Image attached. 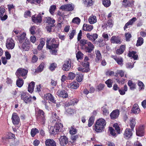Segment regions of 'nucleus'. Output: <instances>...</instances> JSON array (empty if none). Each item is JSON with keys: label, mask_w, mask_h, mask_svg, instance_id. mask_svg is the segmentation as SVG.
<instances>
[{"label": "nucleus", "mask_w": 146, "mask_h": 146, "mask_svg": "<svg viewBox=\"0 0 146 146\" xmlns=\"http://www.w3.org/2000/svg\"><path fill=\"white\" fill-rule=\"evenodd\" d=\"M49 132L50 134H52L53 135H54L58 133L57 132H56L55 128L54 126H51L50 127L49 130Z\"/></svg>", "instance_id": "47"}, {"label": "nucleus", "mask_w": 146, "mask_h": 146, "mask_svg": "<svg viewBox=\"0 0 146 146\" xmlns=\"http://www.w3.org/2000/svg\"><path fill=\"white\" fill-rule=\"evenodd\" d=\"M26 34L23 33L21 35L17 36L16 39L19 41V43H22L26 39Z\"/></svg>", "instance_id": "20"}, {"label": "nucleus", "mask_w": 146, "mask_h": 146, "mask_svg": "<svg viewBox=\"0 0 146 146\" xmlns=\"http://www.w3.org/2000/svg\"><path fill=\"white\" fill-rule=\"evenodd\" d=\"M80 41V45L81 46V48L83 50L85 47V46H86L89 42L85 39H82Z\"/></svg>", "instance_id": "27"}, {"label": "nucleus", "mask_w": 146, "mask_h": 146, "mask_svg": "<svg viewBox=\"0 0 146 146\" xmlns=\"http://www.w3.org/2000/svg\"><path fill=\"white\" fill-rule=\"evenodd\" d=\"M73 66V64L72 63L71 60L68 59L64 61L62 69L64 70L67 71L69 70L70 69L72 68Z\"/></svg>", "instance_id": "4"}, {"label": "nucleus", "mask_w": 146, "mask_h": 146, "mask_svg": "<svg viewBox=\"0 0 146 146\" xmlns=\"http://www.w3.org/2000/svg\"><path fill=\"white\" fill-rule=\"evenodd\" d=\"M60 145L62 146L66 145L68 143L67 138L65 136H61L59 139Z\"/></svg>", "instance_id": "15"}, {"label": "nucleus", "mask_w": 146, "mask_h": 146, "mask_svg": "<svg viewBox=\"0 0 146 146\" xmlns=\"http://www.w3.org/2000/svg\"><path fill=\"white\" fill-rule=\"evenodd\" d=\"M32 20L33 22L36 23H40L42 21V17L40 14L38 15H35L32 16Z\"/></svg>", "instance_id": "11"}, {"label": "nucleus", "mask_w": 146, "mask_h": 146, "mask_svg": "<svg viewBox=\"0 0 146 146\" xmlns=\"http://www.w3.org/2000/svg\"><path fill=\"white\" fill-rule=\"evenodd\" d=\"M102 2L103 4L106 7H109L111 5V1L110 0H103Z\"/></svg>", "instance_id": "42"}, {"label": "nucleus", "mask_w": 146, "mask_h": 146, "mask_svg": "<svg viewBox=\"0 0 146 146\" xmlns=\"http://www.w3.org/2000/svg\"><path fill=\"white\" fill-rule=\"evenodd\" d=\"M128 84L130 87V89L132 90H134L136 88V84L134 83H133L131 80H129L128 81Z\"/></svg>", "instance_id": "32"}, {"label": "nucleus", "mask_w": 146, "mask_h": 146, "mask_svg": "<svg viewBox=\"0 0 146 146\" xmlns=\"http://www.w3.org/2000/svg\"><path fill=\"white\" fill-rule=\"evenodd\" d=\"M117 74H119L121 77H123L125 75V72L122 70H118L116 72Z\"/></svg>", "instance_id": "60"}, {"label": "nucleus", "mask_w": 146, "mask_h": 146, "mask_svg": "<svg viewBox=\"0 0 146 146\" xmlns=\"http://www.w3.org/2000/svg\"><path fill=\"white\" fill-rule=\"evenodd\" d=\"M114 72L110 70H108L106 73V74L107 76H114Z\"/></svg>", "instance_id": "64"}, {"label": "nucleus", "mask_w": 146, "mask_h": 146, "mask_svg": "<svg viewBox=\"0 0 146 146\" xmlns=\"http://www.w3.org/2000/svg\"><path fill=\"white\" fill-rule=\"evenodd\" d=\"M127 90V87L126 85H125L124 87V89L122 88L119 90L120 94L121 95H123L125 94V92Z\"/></svg>", "instance_id": "41"}, {"label": "nucleus", "mask_w": 146, "mask_h": 146, "mask_svg": "<svg viewBox=\"0 0 146 146\" xmlns=\"http://www.w3.org/2000/svg\"><path fill=\"white\" fill-rule=\"evenodd\" d=\"M54 126L55 128L56 132H57L58 133L59 132L60 129L63 127V125L62 123H59V121H56Z\"/></svg>", "instance_id": "25"}, {"label": "nucleus", "mask_w": 146, "mask_h": 146, "mask_svg": "<svg viewBox=\"0 0 146 146\" xmlns=\"http://www.w3.org/2000/svg\"><path fill=\"white\" fill-rule=\"evenodd\" d=\"M72 22L77 24H79L80 22V19L78 17L74 18L72 20Z\"/></svg>", "instance_id": "61"}, {"label": "nucleus", "mask_w": 146, "mask_h": 146, "mask_svg": "<svg viewBox=\"0 0 146 146\" xmlns=\"http://www.w3.org/2000/svg\"><path fill=\"white\" fill-rule=\"evenodd\" d=\"M44 63L43 62H41L39 66L36 69V72H41L44 69Z\"/></svg>", "instance_id": "34"}, {"label": "nucleus", "mask_w": 146, "mask_h": 146, "mask_svg": "<svg viewBox=\"0 0 146 146\" xmlns=\"http://www.w3.org/2000/svg\"><path fill=\"white\" fill-rule=\"evenodd\" d=\"M94 118V117L92 116L89 119L88 126L89 127H91L93 124Z\"/></svg>", "instance_id": "49"}, {"label": "nucleus", "mask_w": 146, "mask_h": 146, "mask_svg": "<svg viewBox=\"0 0 146 146\" xmlns=\"http://www.w3.org/2000/svg\"><path fill=\"white\" fill-rule=\"evenodd\" d=\"M102 109L103 115L107 116L109 115V112L106 106L102 107Z\"/></svg>", "instance_id": "38"}, {"label": "nucleus", "mask_w": 146, "mask_h": 146, "mask_svg": "<svg viewBox=\"0 0 146 146\" xmlns=\"http://www.w3.org/2000/svg\"><path fill=\"white\" fill-rule=\"evenodd\" d=\"M78 70V71H81L83 72H88L90 71V69L88 68H82V67H79L77 68Z\"/></svg>", "instance_id": "54"}, {"label": "nucleus", "mask_w": 146, "mask_h": 146, "mask_svg": "<svg viewBox=\"0 0 146 146\" xmlns=\"http://www.w3.org/2000/svg\"><path fill=\"white\" fill-rule=\"evenodd\" d=\"M18 79L16 81V85L19 88L21 87L24 84V82L23 79L21 78H18Z\"/></svg>", "instance_id": "37"}, {"label": "nucleus", "mask_w": 146, "mask_h": 146, "mask_svg": "<svg viewBox=\"0 0 146 146\" xmlns=\"http://www.w3.org/2000/svg\"><path fill=\"white\" fill-rule=\"evenodd\" d=\"M88 21L91 24L95 23L97 21L96 17L94 15L91 16L89 18Z\"/></svg>", "instance_id": "36"}, {"label": "nucleus", "mask_w": 146, "mask_h": 146, "mask_svg": "<svg viewBox=\"0 0 146 146\" xmlns=\"http://www.w3.org/2000/svg\"><path fill=\"white\" fill-rule=\"evenodd\" d=\"M134 1L133 0L127 1V0H123L122 4L125 7H131L134 6Z\"/></svg>", "instance_id": "18"}, {"label": "nucleus", "mask_w": 146, "mask_h": 146, "mask_svg": "<svg viewBox=\"0 0 146 146\" xmlns=\"http://www.w3.org/2000/svg\"><path fill=\"white\" fill-rule=\"evenodd\" d=\"M133 130L129 128H127L123 133V137L126 139H129L133 135L132 131Z\"/></svg>", "instance_id": "7"}, {"label": "nucleus", "mask_w": 146, "mask_h": 146, "mask_svg": "<svg viewBox=\"0 0 146 146\" xmlns=\"http://www.w3.org/2000/svg\"><path fill=\"white\" fill-rule=\"evenodd\" d=\"M28 70L23 68H20L17 70L15 75L17 78L25 79L27 76Z\"/></svg>", "instance_id": "3"}, {"label": "nucleus", "mask_w": 146, "mask_h": 146, "mask_svg": "<svg viewBox=\"0 0 146 146\" xmlns=\"http://www.w3.org/2000/svg\"><path fill=\"white\" fill-rule=\"evenodd\" d=\"M30 42L29 39L26 38L22 46L23 49L25 50H29L30 49Z\"/></svg>", "instance_id": "12"}, {"label": "nucleus", "mask_w": 146, "mask_h": 146, "mask_svg": "<svg viewBox=\"0 0 146 146\" xmlns=\"http://www.w3.org/2000/svg\"><path fill=\"white\" fill-rule=\"evenodd\" d=\"M38 130L36 128H33L31 131V136L34 137L37 133H39Z\"/></svg>", "instance_id": "45"}, {"label": "nucleus", "mask_w": 146, "mask_h": 146, "mask_svg": "<svg viewBox=\"0 0 146 146\" xmlns=\"http://www.w3.org/2000/svg\"><path fill=\"white\" fill-rule=\"evenodd\" d=\"M84 2L85 4L88 6H91L92 5V0H84Z\"/></svg>", "instance_id": "53"}, {"label": "nucleus", "mask_w": 146, "mask_h": 146, "mask_svg": "<svg viewBox=\"0 0 146 146\" xmlns=\"http://www.w3.org/2000/svg\"><path fill=\"white\" fill-rule=\"evenodd\" d=\"M11 119L13 124L15 125H17L19 124L20 121V119L17 113H13Z\"/></svg>", "instance_id": "13"}, {"label": "nucleus", "mask_w": 146, "mask_h": 146, "mask_svg": "<svg viewBox=\"0 0 146 146\" xmlns=\"http://www.w3.org/2000/svg\"><path fill=\"white\" fill-rule=\"evenodd\" d=\"M70 134L74 135L77 132V130L75 127L73 126H71L70 128Z\"/></svg>", "instance_id": "52"}, {"label": "nucleus", "mask_w": 146, "mask_h": 146, "mask_svg": "<svg viewBox=\"0 0 146 146\" xmlns=\"http://www.w3.org/2000/svg\"><path fill=\"white\" fill-rule=\"evenodd\" d=\"M136 119L135 118H132L130 120V126L131 128V129L133 130L136 124Z\"/></svg>", "instance_id": "35"}, {"label": "nucleus", "mask_w": 146, "mask_h": 146, "mask_svg": "<svg viewBox=\"0 0 146 146\" xmlns=\"http://www.w3.org/2000/svg\"><path fill=\"white\" fill-rule=\"evenodd\" d=\"M96 55V61L97 62H98L102 58V56L100 52L97 50L95 52Z\"/></svg>", "instance_id": "39"}, {"label": "nucleus", "mask_w": 146, "mask_h": 146, "mask_svg": "<svg viewBox=\"0 0 146 146\" xmlns=\"http://www.w3.org/2000/svg\"><path fill=\"white\" fill-rule=\"evenodd\" d=\"M143 43V39L141 37H139L137 41V43L136 44L137 46H139L141 45Z\"/></svg>", "instance_id": "44"}, {"label": "nucleus", "mask_w": 146, "mask_h": 146, "mask_svg": "<svg viewBox=\"0 0 146 146\" xmlns=\"http://www.w3.org/2000/svg\"><path fill=\"white\" fill-rule=\"evenodd\" d=\"M83 30L85 31H91L93 29V26L86 24H84L83 27Z\"/></svg>", "instance_id": "30"}, {"label": "nucleus", "mask_w": 146, "mask_h": 146, "mask_svg": "<svg viewBox=\"0 0 146 146\" xmlns=\"http://www.w3.org/2000/svg\"><path fill=\"white\" fill-rule=\"evenodd\" d=\"M5 44L6 48L9 50L13 49L15 46L14 41L11 38L7 39Z\"/></svg>", "instance_id": "6"}, {"label": "nucleus", "mask_w": 146, "mask_h": 146, "mask_svg": "<svg viewBox=\"0 0 146 146\" xmlns=\"http://www.w3.org/2000/svg\"><path fill=\"white\" fill-rule=\"evenodd\" d=\"M57 64L56 63H52L49 67V69L52 71L54 70L56 67Z\"/></svg>", "instance_id": "57"}, {"label": "nucleus", "mask_w": 146, "mask_h": 146, "mask_svg": "<svg viewBox=\"0 0 146 146\" xmlns=\"http://www.w3.org/2000/svg\"><path fill=\"white\" fill-rule=\"evenodd\" d=\"M113 127L115 128L118 134H119L120 132V128L119 127L118 124L115 123L113 125Z\"/></svg>", "instance_id": "55"}, {"label": "nucleus", "mask_w": 146, "mask_h": 146, "mask_svg": "<svg viewBox=\"0 0 146 146\" xmlns=\"http://www.w3.org/2000/svg\"><path fill=\"white\" fill-rule=\"evenodd\" d=\"M113 83V80L111 79H108L105 82V83L107 85V86L109 88H111L112 87Z\"/></svg>", "instance_id": "56"}, {"label": "nucleus", "mask_w": 146, "mask_h": 146, "mask_svg": "<svg viewBox=\"0 0 146 146\" xmlns=\"http://www.w3.org/2000/svg\"><path fill=\"white\" fill-rule=\"evenodd\" d=\"M127 56L129 57H132L134 60H137L138 57V55L137 52L134 51H129Z\"/></svg>", "instance_id": "23"}, {"label": "nucleus", "mask_w": 146, "mask_h": 146, "mask_svg": "<svg viewBox=\"0 0 146 146\" xmlns=\"http://www.w3.org/2000/svg\"><path fill=\"white\" fill-rule=\"evenodd\" d=\"M83 49L86 52L91 53L94 49V46L90 42H89L87 45Z\"/></svg>", "instance_id": "10"}, {"label": "nucleus", "mask_w": 146, "mask_h": 146, "mask_svg": "<svg viewBox=\"0 0 146 146\" xmlns=\"http://www.w3.org/2000/svg\"><path fill=\"white\" fill-rule=\"evenodd\" d=\"M74 5L73 4H68L62 6L60 7L61 9L66 10L68 11H71L74 10Z\"/></svg>", "instance_id": "8"}, {"label": "nucleus", "mask_w": 146, "mask_h": 146, "mask_svg": "<svg viewBox=\"0 0 146 146\" xmlns=\"http://www.w3.org/2000/svg\"><path fill=\"white\" fill-rule=\"evenodd\" d=\"M125 39L126 41H129L130 40V39L131 37V34L129 33H125Z\"/></svg>", "instance_id": "62"}, {"label": "nucleus", "mask_w": 146, "mask_h": 146, "mask_svg": "<svg viewBox=\"0 0 146 146\" xmlns=\"http://www.w3.org/2000/svg\"><path fill=\"white\" fill-rule=\"evenodd\" d=\"M98 35L96 33L90 34L88 33L86 34V36L89 40L92 42L94 41L98 37Z\"/></svg>", "instance_id": "17"}, {"label": "nucleus", "mask_w": 146, "mask_h": 146, "mask_svg": "<svg viewBox=\"0 0 146 146\" xmlns=\"http://www.w3.org/2000/svg\"><path fill=\"white\" fill-rule=\"evenodd\" d=\"M83 75L80 72L78 73L76 75V78L77 81L79 82H81L83 78Z\"/></svg>", "instance_id": "40"}, {"label": "nucleus", "mask_w": 146, "mask_h": 146, "mask_svg": "<svg viewBox=\"0 0 146 146\" xmlns=\"http://www.w3.org/2000/svg\"><path fill=\"white\" fill-rule=\"evenodd\" d=\"M111 42L113 44H120L122 42L120 38L118 36H113L110 40Z\"/></svg>", "instance_id": "14"}, {"label": "nucleus", "mask_w": 146, "mask_h": 146, "mask_svg": "<svg viewBox=\"0 0 146 146\" xmlns=\"http://www.w3.org/2000/svg\"><path fill=\"white\" fill-rule=\"evenodd\" d=\"M57 94L60 97L63 98H66L68 97V95L67 92L64 90H59L57 93Z\"/></svg>", "instance_id": "19"}, {"label": "nucleus", "mask_w": 146, "mask_h": 146, "mask_svg": "<svg viewBox=\"0 0 146 146\" xmlns=\"http://www.w3.org/2000/svg\"><path fill=\"white\" fill-rule=\"evenodd\" d=\"M51 38H48L47 39L46 41V48L49 49H52V48H56L58 47L59 44L56 43H53L50 44L51 43H50V40Z\"/></svg>", "instance_id": "9"}, {"label": "nucleus", "mask_w": 146, "mask_h": 146, "mask_svg": "<svg viewBox=\"0 0 146 146\" xmlns=\"http://www.w3.org/2000/svg\"><path fill=\"white\" fill-rule=\"evenodd\" d=\"M106 124V121L104 119L100 118L97 120L94 127V129L97 132H101L104 131Z\"/></svg>", "instance_id": "1"}, {"label": "nucleus", "mask_w": 146, "mask_h": 146, "mask_svg": "<svg viewBox=\"0 0 146 146\" xmlns=\"http://www.w3.org/2000/svg\"><path fill=\"white\" fill-rule=\"evenodd\" d=\"M21 99L27 104H30L32 102V97L27 93L23 92L21 94Z\"/></svg>", "instance_id": "5"}, {"label": "nucleus", "mask_w": 146, "mask_h": 146, "mask_svg": "<svg viewBox=\"0 0 146 146\" xmlns=\"http://www.w3.org/2000/svg\"><path fill=\"white\" fill-rule=\"evenodd\" d=\"M136 134L137 135L141 137L144 135V130L143 127H139L136 130Z\"/></svg>", "instance_id": "26"}, {"label": "nucleus", "mask_w": 146, "mask_h": 146, "mask_svg": "<svg viewBox=\"0 0 146 146\" xmlns=\"http://www.w3.org/2000/svg\"><path fill=\"white\" fill-rule=\"evenodd\" d=\"M115 61L118 64L122 66L123 64V59L121 57H118L117 59H115Z\"/></svg>", "instance_id": "43"}, {"label": "nucleus", "mask_w": 146, "mask_h": 146, "mask_svg": "<svg viewBox=\"0 0 146 146\" xmlns=\"http://www.w3.org/2000/svg\"><path fill=\"white\" fill-rule=\"evenodd\" d=\"M44 112L42 110L39 109L36 112V117L37 120L44 124L46 120Z\"/></svg>", "instance_id": "2"}, {"label": "nucleus", "mask_w": 146, "mask_h": 146, "mask_svg": "<svg viewBox=\"0 0 146 146\" xmlns=\"http://www.w3.org/2000/svg\"><path fill=\"white\" fill-rule=\"evenodd\" d=\"M46 146H56L55 141L53 139H48L45 141Z\"/></svg>", "instance_id": "22"}, {"label": "nucleus", "mask_w": 146, "mask_h": 146, "mask_svg": "<svg viewBox=\"0 0 146 146\" xmlns=\"http://www.w3.org/2000/svg\"><path fill=\"white\" fill-rule=\"evenodd\" d=\"M83 54L80 51H78L76 54V57L78 60H81L83 58Z\"/></svg>", "instance_id": "46"}, {"label": "nucleus", "mask_w": 146, "mask_h": 146, "mask_svg": "<svg viewBox=\"0 0 146 146\" xmlns=\"http://www.w3.org/2000/svg\"><path fill=\"white\" fill-rule=\"evenodd\" d=\"M70 87L71 89H76L78 88L79 84L77 82H74L70 84Z\"/></svg>", "instance_id": "33"}, {"label": "nucleus", "mask_w": 146, "mask_h": 146, "mask_svg": "<svg viewBox=\"0 0 146 146\" xmlns=\"http://www.w3.org/2000/svg\"><path fill=\"white\" fill-rule=\"evenodd\" d=\"M66 112L68 113V114H69V115H72L75 113L74 110L73 109L70 108L67 109L66 110Z\"/></svg>", "instance_id": "59"}, {"label": "nucleus", "mask_w": 146, "mask_h": 146, "mask_svg": "<svg viewBox=\"0 0 146 146\" xmlns=\"http://www.w3.org/2000/svg\"><path fill=\"white\" fill-rule=\"evenodd\" d=\"M137 20V18L135 17L131 19L127 23H128L129 25H132L133 23Z\"/></svg>", "instance_id": "63"}, {"label": "nucleus", "mask_w": 146, "mask_h": 146, "mask_svg": "<svg viewBox=\"0 0 146 146\" xmlns=\"http://www.w3.org/2000/svg\"><path fill=\"white\" fill-rule=\"evenodd\" d=\"M125 48V45H121L120 46L119 49L117 50L116 51V53L119 55L122 54L124 51Z\"/></svg>", "instance_id": "28"}, {"label": "nucleus", "mask_w": 146, "mask_h": 146, "mask_svg": "<svg viewBox=\"0 0 146 146\" xmlns=\"http://www.w3.org/2000/svg\"><path fill=\"white\" fill-rule=\"evenodd\" d=\"M81 64L85 68H89V63L88 61H83L81 63Z\"/></svg>", "instance_id": "48"}, {"label": "nucleus", "mask_w": 146, "mask_h": 146, "mask_svg": "<svg viewBox=\"0 0 146 146\" xmlns=\"http://www.w3.org/2000/svg\"><path fill=\"white\" fill-rule=\"evenodd\" d=\"M78 102V100L76 99H73L71 100L68 102L69 106L74 105L76 104Z\"/></svg>", "instance_id": "51"}, {"label": "nucleus", "mask_w": 146, "mask_h": 146, "mask_svg": "<svg viewBox=\"0 0 146 146\" xmlns=\"http://www.w3.org/2000/svg\"><path fill=\"white\" fill-rule=\"evenodd\" d=\"M131 113L135 114H138L140 112V109L137 104L134 105L131 110Z\"/></svg>", "instance_id": "24"}, {"label": "nucleus", "mask_w": 146, "mask_h": 146, "mask_svg": "<svg viewBox=\"0 0 146 146\" xmlns=\"http://www.w3.org/2000/svg\"><path fill=\"white\" fill-rule=\"evenodd\" d=\"M119 115V111L118 110H114L110 114L111 118L114 119L118 117Z\"/></svg>", "instance_id": "21"}, {"label": "nucleus", "mask_w": 146, "mask_h": 146, "mask_svg": "<svg viewBox=\"0 0 146 146\" xmlns=\"http://www.w3.org/2000/svg\"><path fill=\"white\" fill-rule=\"evenodd\" d=\"M55 20L52 18L48 17L47 18L46 22L49 24L52 25L55 22Z\"/></svg>", "instance_id": "50"}, {"label": "nucleus", "mask_w": 146, "mask_h": 146, "mask_svg": "<svg viewBox=\"0 0 146 146\" xmlns=\"http://www.w3.org/2000/svg\"><path fill=\"white\" fill-rule=\"evenodd\" d=\"M45 40L44 38H41L39 44L37 47V49L39 50H41L45 44Z\"/></svg>", "instance_id": "31"}, {"label": "nucleus", "mask_w": 146, "mask_h": 146, "mask_svg": "<svg viewBox=\"0 0 146 146\" xmlns=\"http://www.w3.org/2000/svg\"><path fill=\"white\" fill-rule=\"evenodd\" d=\"M44 98L46 100H48L53 103L55 104L56 103V100H54V97L50 93L46 94L44 96Z\"/></svg>", "instance_id": "16"}, {"label": "nucleus", "mask_w": 146, "mask_h": 146, "mask_svg": "<svg viewBox=\"0 0 146 146\" xmlns=\"http://www.w3.org/2000/svg\"><path fill=\"white\" fill-rule=\"evenodd\" d=\"M35 86V82L32 81L29 84L28 88V92L32 93L34 91Z\"/></svg>", "instance_id": "29"}, {"label": "nucleus", "mask_w": 146, "mask_h": 146, "mask_svg": "<svg viewBox=\"0 0 146 146\" xmlns=\"http://www.w3.org/2000/svg\"><path fill=\"white\" fill-rule=\"evenodd\" d=\"M56 8V7L55 5H52L50 6L49 9V11L51 14L54 13V11Z\"/></svg>", "instance_id": "58"}]
</instances>
